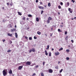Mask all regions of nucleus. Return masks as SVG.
I'll list each match as a JSON object with an SVG mask.
<instances>
[{
  "label": "nucleus",
  "mask_w": 76,
  "mask_h": 76,
  "mask_svg": "<svg viewBox=\"0 0 76 76\" xmlns=\"http://www.w3.org/2000/svg\"><path fill=\"white\" fill-rule=\"evenodd\" d=\"M2 73L4 76H6L7 75V69L3 70Z\"/></svg>",
  "instance_id": "f257e3e1"
},
{
  "label": "nucleus",
  "mask_w": 76,
  "mask_h": 76,
  "mask_svg": "<svg viewBox=\"0 0 76 76\" xmlns=\"http://www.w3.org/2000/svg\"><path fill=\"white\" fill-rule=\"evenodd\" d=\"M26 65L30 66L31 65V62L30 61H27L26 63Z\"/></svg>",
  "instance_id": "f03ea898"
},
{
  "label": "nucleus",
  "mask_w": 76,
  "mask_h": 76,
  "mask_svg": "<svg viewBox=\"0 0 76 76\" xmlns=\"http://www.w3.org/2000/svg\"><path fill=\"white\" fill-rule=\"evenodd\" d=\"M39 9H42V10H44V7L40 6L39 7Z\"/></svg>",
  "instance_id": "7ed1b4c3"
},
{
  "label": "nucleus",
  "mask_w": 76,
  "mask_h": 76,
  "mask_svg": "<svg viewBox=\"0 0 76 76\" xmlns=\"http://www.w3.org/2000/svg\"><path fill=\"white\" fill-rule=\"evenodd\" d=\"M22 68H23V66H20L18 67V70H22Z\"/></svg>",
  "instance_id": "20e7f679"
},
{
  "label": "nucleus",
  "mask_w": 76,
  "mask_h": 76,
  "mask_svg": "<svg viewBox=\"0 0 76 76\" xmlns=\"http://www.w3.org/2000/svg\"><path fill=\"white\" fill-rule=\"evenodd\" d=\"M49 71V73H53V69H48Z\"/></svg>",
  "instance_id": "39448f33"
},
{
  "label": "nucleus",
  "mask_w": 76,
  "mask_h": 76,
  "mask_svg": "<svg viewBox=\"0 0 76 76\" xmlns=\"http://www.w3.org/2000/svg\"><path fill=\"white\" fill-rule=\"evenodd\" d=\"M55 56H58L60 55V53L58 52H55Z\"/></svg>",
  "instance_id": "423d86ee"
},
{
  "label": "nucleus",
  "mask_w": 76,
  "mask_h": 76,
  "mask_svg": "<svg viewBox=\"0 0 76 76\" xmlns=\"http://www.w3.org/2000/svg\"><path fill=\"white\" fill-rule=\"evenodd\" d=\"M48 20H49L50 21V20H52V18H51V17H49L48 18Z\"/></svg>",
  "instance_id": "0eeeda50"
},
{
  "label": "nucleus",
  "mask_w": 76,
  "mask_h": 76,
  "mask_svg": "<svg viewBox=\"0 0 76 76\" xmlns=\"http://www.w3.org/2000/svg\"><path fill=\"white\" fill-rule=\"evenodd\" d=\"M46 22H47V24H48V23H50V21L49 20H48H48L46 21Z\"/></svg>",
  "instance_id": "6e6552de"
},
{
  "label": "nucleus",
  "mask_w": 76,
  "mask_h": 76,
  "mask_svg": "<svg viewBox=\"0 0 76 76\" xmlns=\"http://www.w3.org/2000/svg\"><path fill=\"white\" fill-rule=\"evenodd\" d=\"M16 29H15V28H13V29H11V32H13V31H16Z\"/></svg>",
  "instance_id": "1a4fd4ad"
},
{
  "label": "nucleus",
  "mask_w": 76,
  "mask_h": 76,
  "mask_svg": "<svg viewBox=\"0 0 76 76\" xmlns=\"http://www.w3.org/2000/svg\"><path fill=\"white\" fill-rule=\"evenodd\" d=\"M9 73L10 74H12V69H10L9 71Z\"/></svg>",
  "instance_id": "9d476101"
},
{
  "label": "nucleus",
  "mask_w": 76,
  "mask_h": 76,
  "mask_svg": "<svg viewBox=\"0 0 76 76\" xmlns=\"http://www.w3.org/2000/svg\"><path fill=\"white\" fill-rule=\"evenodd\" d=\"M32 52H33V53H35V49L33 48H32Z\"/></svg>",
  "instance_id": "9b49d317"
},
{
  "label": "nucleus",
  "mask_w": 76,
  "mask_h": 76,
  "mask_svg": "<svg viewBox=\"0 0 76 76\" xmlns=\"http://www.w3.org/2000/svg\"><path fill=\"white\" fill-rule=\"evenodd\" d=\"M45 54L46 56H48V53L47 52V50H45Z\"/></svg>",
  "instance_id": "f8f14e48"
},
{
  "label": "nucleus",
  "mask_w": 76,
  "mask_h": 76,
  "mask_svg": "<svg viewBox=\"0 0 76 76\" xmlns=\"http://www.w3.org/2000/svg\"><path fill=\"white\" fill-rule=\"evenodd\" d=\"M7 35L8 36H10V37H12V34H10V33H8Z\"/></svg>",
  "instance_id": "ddd939ff"
},
{
  "label": "nucleus",
  "mask_w": 76,
  "mask_h": 76,
  "mask_svg": "<svg viewBox=\"0 0 76 76\" xmlns=\"http://www.w3.org/2000/svg\"><path fill=\"white\" fill-rule=\"evenodd\" d=\"M37 34H38V35H41V33L39 31H38L37 32Z\"/></svg>",
  "instance_id": "4468645a"
},
{
  "label": "nucleus",
  "mask_w": 76,
  "mask_h": 76,
  "mask_svg": "<svg viewBox=\"0 0 76 76\" xmlns=\"http://www.w3.org/2000/svg\"><path fill=\"white\" fill-rule=\"evenodd\" d=\"M15 37L16 38H18V34H17V33H15Z\"/></svg>",
  "instance_id": "2eb2a0df"
},
{
  "label": "nucleus",
  "mask_w": 76,
  "mask_h": 76,
  "mask_svg": "<svg viewBox=\"0 0 76 76\" xmlns=\"http://www.w3.org/2000/svg\"><path fill=\"white\" fill-rule=\"evenodd\" d=\"M49 57L51 56V52L49 53Z\"/></svg>",
  "instance_id": "dca6fc26"
},
{
  "label": "nucleus",
  "mask_w": 76,
  "mask_h": 76,
  "mask_svg": "<svg viewBox=\"0 0 76 76\" xmlns=\"http://www.w3.org/2000/svg\"><path fill=\"white\" fill-rule=\"evenodd\" d=\"M48 6H49V7H50V6H51V3H50V2H49L48 3Z\"/></svg>",
  "instance_id": "f3484780"
},
{
  "label": "nucleus",
  "mask_w": 76,
  "mask_h": 76,
  "mask_svg": "<svg viewBox=\"0 0 76 76\" xmlns=\"http://www.w3.org/2000/svg\"><path fill=\"white\" fill-rule=\"evenodd\" d=\"M25 19H26V18H25V17H23V20H25Z\"/></svg>",
  "instance_id": "a211bd4d"
},
{
  "label": "nucleus",
  "mask_w": 76,
  "mask_h": 76,
  "mask_svg": "<svg viewBox=\"0 0 76 76\" xmlns=\"http://www.w3.org/2000/svg\"><path fill=\"white\" fill-rule=\"evenodd\" d=\"M36 21H37V22H38V21H39V18H36Z\"/></svg>",
  "instance_id": "6ab92c4d"
},
{
  "label": "nucleus",
  "mask_w": 76,
  "mask_h": 76,
  "mask_svg": "<svg viewBox=\"0 0 76 76\" xmlns=\"http://www.w3.org/2000/svg\"><path fill=\"white\" fill-rule=\"evenodd\" d=\"M50 47V45H48L47 46V48H46V50H48V49H49V48Z\"/></svg>",
  "instance_id": "aec40b11"
},
{
  "label": "nucleus",
  "mask_w": 76,
  "mask_h": 76,
  "mask_svg": "<svg viewBox=\"0 0 76 76\" xmlns=\"http://www.w3.org/2000/svg\"><path fill=\"white\" fill-rule=\"evenodd\" d=\"M28 16L29 18H31V17H32V15L29 14L28 15Z\"/></svg>",
  "instance_id": "412c9836"
},
{
  "label": "nucleus",
  "mask_w": 76,
  "mask_h": 76,
  "mask_svg": "<svg viewBox=\"0 0 76 76\" xmlns=\"http://www.w3.org/2000/svg\"><path fill=\"white\" fill-rule=\"evenodd\" d=\"M66 51L67 53H69V52H70V50L69 49L66 50Z\"/></svg>",
  "instance_id": "4be33fe9"
},
{
  "label": "nucleus",
  "mask_w": 76,
  "mask_h": 76,
  "mask_svg": "<svg viewBox=\"0 0 76 76\" xmlns=\"http://www.w3.org/2000/svg\"><path fill=\"white\" fill-rule=\"evenodd\" d=\"M55 69H58V66H56L55 67Z\"/></svg>",
  "instance_id": "5701e85b"
},
{
  "label": "nucleus",
  "mask_w": 76,
  "mask_h": 76,
  "mask_svg": "<svg viewBox=\"0 0 76 76\" xmlns=\"http://www.w3.org/2000/svg\"><path fill=\"white\" fill-rule=\"evenodd\" d=\"M66 3L68 6H69L70 5V3H69V2H67Z\"/></svg>",
  "instance_id": "b1692460"
},
{
  "label": "nucleus",
  "mask_w": 76,
  "mask_h": 76,
  "mask_svg": "<svg viewBox=\"0 0 76 76\" xmlns=\"http://www.w3.org/2000/svg\"><path fill=\"white\" fill-rule=\"evenodd\" d=\"M63 50V48H61L59 50V51H61V50Z\"/></svg>",
  "instance_id": "393cba45"
},
{
  "label": "nucleus",
  "mask_w": 76,
  "mask_h": 76,
  "mask_svg": "<svg viewBox=\"0 0 76 76\" xmlns=\"http://www.w3.org/2000/svg\"><path fill=\"white\" fill-rule=\"evenodd\" d=\"M44 13V11L42 10L41 13V15H42V13Z\"/></svg>",
  "instance_id": "a878e982"
},
{
  "label": "nucleus",
  "mask_w": 76,
  "mask_h": 76,
  "mask_svg": "<svg viewBox=\"0 0 76 76\" xmlns=\"http://www.w3.org/2000/svg\"><path fill=\"white\" fill-rule=\"evenodd\" d=\"M29 40H32V38L30 37H29Z\"/></svg>",
  "instance_id": "bb28decb"
},
{
  "label": "nucleus",
  "mask_w": 76,
  "mask_h": 76,
  "mask_svg": "<svg viewBox=\"0 0 76 76\" xmlns=\"http://www.w3.org/2000/svg\"><path fill=\"white\" fill-rule=\"evenodd\" d=\"M32 49H30L29 50V53H31V52H32Z\"/></svg>",
  "instance_id": "cd10ccee"
},
{
  "label": "nucleus",
  "mask_w": 76,
  "mask_h": 76,
  "mask_svg": "<svg viewBox=\"0 0 76 76\" xmlns=\"http://www.w3.org/2000/svg\"><path fill=\"white\" fill-rule=\"evenodd\" d=\"M58 31H59V32H62V31H61V30L60 29H58Z\"/></svg>",
  "instance_id": "c85d7f7f"
},
{
  "label": "nucleus",
  "mask_w": 76,
  "mask_h": 76,
  "mask_svg": "<svg viewBox=\"0 0 76 76\" xmlns=\"http://www.w3.org/2000/svg\"><path fill=\"white\" fill-rule=\"evenodd\" d=\"M61 6H60V5H59L58 6V9H61Z\"/></svg>",
  "instance_id": "c756f323"
},
{
  "label": "nucleus",
  "mask_w": 76,
  "mask_h": 76,
  "mask_svg": "<svg viewBox=\"0 0 76 76\" xmlns=\"http://www.w3.org/2000/svg\"><path fill=\"white\" fill-rule=\"evenodd\" d=\"M7 52L8 53H10V52H11V50H8V51H7Z\"/></svg>",
  "instance_id": "7c9ffc66"
},
{
  "label": "nucleus",
  "mask_w": 76,
  "mask_h": 76,
  "mask_svg": "<svg viewBox=\"0 0 76 76\" xmlns=\"http://www.w3.org/2000/svg\"><path fill=\"white\" fill-rule=\"evenodd\" d=\"M18 13L19 15H22V14L20 13V12H18Z\"/></svg>",
  "instance_id": "2f4dec72"
},
{
  "label": "nucleus",
  "mask_w": 76,
  "mask_h": 76,
  "mask_svg": "<svg viewBox=\"0 0 76 76\" xmlns=\"http://www.w3.org/2000/svg\"><path fill=\"white\" fill-rule=\"evenodd\" d=\"M63 69H61V70L60 71V73H61V72H62L63 70Z\"/></svg>",
  "instance_id": "473e14b6"
},
{
  "label": "nucleus",
  "mask_w": 76,
  "mask_h": 76,
  "mask_svg": "<svg viewBox=\"0 0 76 76\" xmlns=\"http://www.w3.org/2000/svg\"><path fill=\"white\" fill-rule=\"evenodd\" d=\"M24 37H25V38L26 39H27V40H28V37H26V36H24Z\"/></svg>",
  "instance_id": "72a5a7b5"
},
{
  "label": "nucleus",
  "mask_w": 76,
  "mask_h": 76,
  "mask_svg": "<svg viewBox=\"0 0 76 76\" xmlns=\"http://www.w3.org/2000/svg\"><path fill=\"white\" fill-rule=\"evenodd\" d=\"M65 39L66 40H67L68 39V36H66V37L65 38Z\"/></svg>",
  "instance_id": "f704fd0d"
},
{
  "label": "nucleus",
  "mask_w": 76,
  "mask_h": 76,
  "mask_svg": "<svg viewBox=\"0 0 76 76\" xmlns=\"http://www.w3.org/2000/svg\"><path fill=\"white\" fill-rule=\"evenodd\" d=\"M71 10H72V9H71V8H69V9H68V10H69V12L70 11H71Z\"/></svg>",
  "instance_id": "c9c22d12"
},
{
  "label": "nucleus",
  "mask_w": 76,
  "mask_h": 76,
  "mask_svg": "<svg viewBox=\"0 0 76 76\" xmlns=\"http://www.w3.org/2000/svg\"><path fill=\"white\" fill-rule=\"evenodd\" d=\"M67 34V31L65 32V35H66Z\"/></svg>",
  "instance_id": "e433bc0d"
},
{
  "label": "nucleus",
  "mask_w": 76,
  "mask_h": 76,
  "mask_svg": "<svg viewBox=\"0 0 76 76\" xmlns=\"http://www.w3.org/2000/svg\"><path fill=\"white\" fill-rule=\"evenodd\" d=\"M66 59L67 60H69V57H66Z\"/></svg>",
  "instance_id": "4c0bfd02"
},
{
  "label": "nucleus",
  "mask_w": 76,
  "mask_h": 76,
  "mask_svg": "<svg viewBox=\"0 0 76 76\" xmlns=\"http://www.w3.org/2000/svg\"><path fill=\"white\" fill-rule=\"evenodd\" d=\"M61 6H63V2H61Z\"/></svg>",
  "instance_id": "58836bf2"
},
{
  "label": "nucleus",
  "mask_w": 76,
  "mask_h": 76,
  "mask_svg": "<svg viewBox=\"0 0 76 76\" xmlns=\"http://www.w3.org/2000/svg\"><path fill=\"white\" fill-rule=\"evenodd\" d=\"M38 67H39V66L38 65H37V66H36L35 68H38Z\"/></svg>",
  "instance_id": "ea45409f"
},
{
  "label": "nucleus",
  "mask_w": 76,
  "mask_h": 76,
  "mask_svg": "<svg viewBox=\"0 0 76 76\" xmlns=\"http://www.w3.org/2000/svg\"><path fill=\"white\" fill-rule=\"evenodd\" d=\"M72 12H73V11H72V10L69 11V12L70 13H72Z\"/></svg>",
  "instance_id": "a19ab883"
},
{
  "label": "nucleus",
  "mask_w": 76,
  "mask_h": 76,
  "mask_svg": "<svg viewBox=\"0 0 76 76\" xmlns=\"http://www.w3.org/2000/svg\"><path fill=\"white\" fill-rule=\"evenodd\" d=\"M34 38L35 39H36L37 38L36 37H34Z\"/></svg>",
  "instance_id": "79ce46f5"
},
{
  "label": "nucleus",
  "mask_w": 76,
  "mask_h": 76,
  "mask_svg": "<svg viewBox=\"0 0 76 76\" xmlns=\"http://www.w3.org/2000/svg\"><path fill=\"white\" fill-rule=\"evenodd\" d=\"M71 42H72V43H73V42H74V41H73V40H71Z\"/></svg>",
  "instance_id": "37998d69"
},
{
  "label": "nucleus",
  "mask_w": 76,
  "mask_h": 76,
  "mask_svg": "<svg viewBox=\"0 0 76 76\" xmlns=\"http://www.w3.org/2000/svg\"><path fill=\"white\" fill-rule=\"evenodd\" d=\"M35 75H36V74L34 73L33 75L32 76H35Z\"/></svg>",
  "instance_id": "c03bdc74"
},
{
  "label": "nucleus",
  "mask_w": 76,
  "mask_h": 76,
  "mask_svg": "<svg viewBox=\"0 0 76 76\" xmlns=\"http://www.w3.org/2000/svg\"><path fill=\"white\" fill-rule=\"evenodd\" d=\"M72 1L73 3H75V1L74 0H72Z\"/></svg>",
  "instance_id": "a18cd8bd"
},
{
  "label": "nucleus",
  "mask_w": 76,
  "mask_h": 76,
  "mask_svg": "<svg viewBox=\"0 0 76 76\" xmlns=\"http://www.w3.org/2000/svg\"><path fill=\"white\" fill-rule=\"evenodd\" d=\"M7 6H9V5L10 4L9 3H7Z\"/></svg>",
  "instance_id": "49530a36"
},
{
  "label": "nucleus",
  "mask_w": 76,
  "mask_h": 76,
  "mask_svg": "<svg viewBox=\"0 0 76 76\" xmlns=\"http://www.w3.org/2000/svg\"><path fill=\"white\" fill-rule=\"evenodd\" d=\"M36 3H38V0H36Z\"/></svg>",
  "instance_id": "de8ad7c7"
},
{
  "label": "nucleus",
  "mask_w": 76,
  "mask_h": 76,
  "mask_svg": "<svg viewBox=\"0 0 76 76\" xmlns=\"http://www.w3.org/2000/svg\"><path fill=\"white\" fill-rule=\"evenodd\" d=\"M5 41H6V40H5V39H4V40L2 41H3V42H4Z\"/></svg>",
  "instance_id": "09e8293b"
},
{
  "label": "nucleus",
  "mask_w": 76,
  "mask_h": 76,
  "mask_svg": "<svg viewBox=\"0 0 76 76\" xmlns=\"http://www.w3.org/2000/svg\"><path fill=\"white\" fill-rule=\"evenodd\" d=\"M10 44H12V41H10Z\"/></svg>",
  "instance_id": "8fccbe9b"
},
{
  "label": "nucleus",
  "mask_w": 76,
  "mask_h": 76,
  "mask_svg": "<svg viewBox=\"0 0 76 76\" xmlns=\"http://www.w3.org/2000/svg\"><path fill=\"white\" fill-rule=\"evenodd\" d=\"M5 21H6V20H3V22H5Z\"/></svg>",
  "instance_id": "3c124183"
},
{
  "label": "nucleus",
  "mask_w": 76,
  "mask_h": 76,
  "mask_svg": "<svg viewBox=\"0 0 76 76\" xmlns=\"http://www.w3.org/2000/svg\"><path fill=\"white\" fill-rule=\"evenodd\" d=\"M44 7H45V8H46V7H47V5H45L44 6Z\"/></svg>",
  "instance_id": "603ef678"
},
{
  "label": "nucleus",
  "mask_w": 76,
  "mask_h": 76,
  "mask_svg": "<svg viewBox=\"0 0 76 76\" xmlns=\"http://www.w3.org/2000/svg\"><path fill=\"white\" fill-rule=\"evenodd\" d=\"M43 65H44V64H45V62H44L43 63Z\"/></svg>",
  "instance_id": "864d4df0"
},
{
  "label": "nucleus",
  "mask_w": 76,
  "mask_h": 76,
  "mask_svg": "<svg viewBox=\"0 0 76 76\" xmlns=\"http://www.w3.org/2000/svg\"><path fill=\"white\" fill-rule=\"evenodd\" d=\"M10 5L11 6H12L13 4H10Z\"/></svg>",
  "instance_id": "5fc2aeb1"
},
{
  "label": "nucleus",
  "mask_w": 76,
  "mask_h": 76,
  "mask_svg": "<svg viewBox=\"0 0 76 76\" xmlns=\"http://www.w3.org/2000/svg\"><path fill=\"white\" fill-rule=\"evenodd\" d=\"M45 35L46 37H47V34H45Z\"/></svg>",
  "instance_id": "6e6d98bb"
},
{
  "label": "nucleus",
  "mask_w": 76,
  "mask_h": 76,
  "mask_svg": "<svg viewBox=\"0 0 76 76\" xmlns=\"http://www.w3.org/2000/svg\"><path fill=\"white\" fill-rule=\"evenodd\" d=\"M40 4H42V2H40Z\"/></svg>",
  "instance_id": "4d7b16f0"
},
{
  "label": "nucleus",
  "mask_w": 76,
  "mask_h": 76,
  "mask_svg": "<svg viewBox=\"0 0 76 76\" xmlns=\"http://www.w3.org/2000/svg\"><path fill=\"white\" fill-rule=\"evenodd\" d=\"M2 9H3V10H4V7H2Z\"/></svg>",
  "instance_id": "13d9d810"
},
{
  "label": "nucleus",
  "mask_w": 76,
  "mask_h": 76,
  "mask_svg": "<svg viewBox=\"0 0 76 76\" xmlns=\"http://www.w3.org/2000/svg\"><path fill=\"white\" fill-rule=\"evenodd\" d=\"M58 15H60V13L59 12H58Z\"/></svg>",
  "instance_id": "bf43d9fd"
},
{
  "label": "nucleus",
  "mask_w": 76,
  "mask_h": 76,
  "mask_svg": "<svg viewBox=\"0 0 76 76\" xmlns=\"http://www.w3.org/2000/svg\"><path fill=\"white\" fill-rule=\"evenodd\" d=\"M52 34H50V37H52Z\"/></svg>",
  "instance_id": "052dcab7"
},
{
  "label": "nucleus",
  "mask_w": 76,
  "mask_h": 76,
  "mask_svg": "<svg viewBox=\"0 0 76 76\" xmlns=\"http://www.w3.org/2000/svg\"><path fill=\"white\" fill-rule=\"evenodd\" d=\"M27 20H29V18H27Z\"/></svg>",
  "instance_id": "680f3d73"
},
{
  "label": "nucleus",
  "mask_w": 76,
  "mask_h": 76,
  "mask_svg": "<svg viewBox=\"0 0 76 76\" xmlns=\"http://www.w3.org/2000/svg\"><path fill=\"white\" fill-rule=\"evenodd\" d=\"M52 51H53V50H54V49L53 48L52 49Z\"/></svg>",
  "instance_id": "e2e57ef3"
},
{
  "label": "nucleus",
  "mask_w": 76,
  "mask_h": 76,
  "mask_svg": "<svg viewBox=\"0 0 76 76\" xmlns=\"http://www.w3.org/2000/svg\"><path fill=\"white\" fill-rule=\"evenodd\" d=\"M69 47H70V46L69 45V46H68V48H69Z\"/></svg>",
  "instance_id": "0e129e2a"
},
{
  "label": "nucleus",
  "mask_w": 76,
  "mask_h": 76,
  "mask_svg": "<svg viewBox=\"0 0 76 76\" xmlns=\"http://www.w3.org/2000/svg\"><path fill=\"white\" fill-rule=\"evenodd\" d=\"M15 27L16 28V25L15 26Z\"/></svg>",
  "instance_id": "69168bd1"
},
{
  "label": "nucleus",
  "mask_w": 76,
  "mask_h": 76,
  "mask_svg": "<svg viewBox=\"0 0 76 76\" xmlns=\"http://www.w3.org/2000/svg\"><path fill=\"white\" fill-rule=\"evenodd\" d=\"M33 66H34V65H35V64H33Z\"/></svg>",
  "instance_id": "338daca9"
},
{
  "label": "nucleus",
  "mask_w": 76,
  "mask_h": 76,
  "mask_svg": "<svg viewBox=\"0 0 76 76\" xmlns=\"http://www.w3.org/2000/svg\"><path fill=\"white\" fill-rule=\"evenodd\" d=\"M74 19H76V17H75Z\"/></svg>",
  "instance_id": "774afa93"
}]
</instances>
